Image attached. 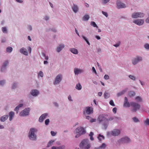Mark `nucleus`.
<instances>
[{"label":"nucleus","instance_id":"3","mask_svg":"<svg viewBox=\"0 0 149 149\" xmlns=\"http://www.w3.org/2000/svg\"><path fill=\"white\" fill-rule=\"evenodd\" d=\"M80 147L82 148L88 149L91 147L90 143L89 142L88 140L86 139L83 140L79 144Z\"/></svg>","mask_w":149,"mask_h":149},{"label":"nucleus","instance_id":"60","mask_svg":"<svg viewBox=\"0 0 149 149\" xmlns=\"http://www.w3.org/2000/svg\"><path fill=\"white\" fill-rule=\"evenodd\" d=\"M139 81L140 82V84L142 86H143L145 85V83L143 82L141 80H139Z\"/></svg>","mask_w":149,"mask_h":149},{"label":"nucleus","instance_id":"29","mask_svg":"<svg viewBox=\"0 0 149 149\" xmlns=\"http://www.w3.org/2000/svg\"><path fill=\"white\" fill-rule=\"evenodd\" d=\"M97 139L99 142H102L103 140L104 139V137L102 135L99 134L97 137Z\"/></svg>","mask_w":149,"mask_h":149},{"label":"nucleus","instance_id":"41","mask_svg":"<svg viewBox=\"0 0 149 149\" xmlns=\"http://www.w3.org/2000/svg\"><path fill=\"white\" fill-rule=\"evenodd\" d=\"M2 32L5 33H7L8 30L7 28L6 27H3L2 28Z\"/></svg>","mask_w":149,"mask_h":149},{"label":"nucleus","instance_id":"24","mask_svg":"<svg viewBox=\"0 0 149 149\" xmlns=\"http://www.w3.org/2000/svg\"><path fill=\"white\" fill-rule=\"evenodd\" d=\"M15 113L13 111L10 112L8 114V116H9V120L10 121L12 120L15 116Z\"/></svg>","mask_w":149,"mask_h":149},{"label":"nucleus","instance_id":"25","mask_svg":"<svg viewBox=\"0 0 149 149\" xmlns=\"http://www.w3.org/2000/svg\"><path fill=\"white\" fill-rule=\"evenodd\" d=\"M8 118V115H5L1 116L0 118V120L1 122H4Z\"/></svg>","mask_w":149,"mask_h":149},{"label":"nucleus","instance_id":"7","mask_svg":"<svg viewBox=\"0 0 149 149\" xmlns=\"http://www.w3.org/2000/svg\"><path fill=\"white\" fill-rule=\"evenodd\" d=\"M120 131L119 129H114L110 132H108L107 135L108 136H110L111 135L114 136H118L120 133Z\"/></svg>","mask_w":149,"mask_h":149},{"label":"nucleus","instance_id":"18","mask_svg":"<svg viewBox=\"0 0 149 149\" xmlns=\"http://www.w3.org/2000/svg\"><path fill=\"white\" fill-rule=\"evenodd\" d=\"M131 106V103H130L128 101L127 97H125L123 106L125 107H129Z\"/></svg>","mask_w":149,"mask_h":149},{"label":"nucleus","instance_id":"6","mask_svg":"<svg viewBox=\"0 0 149 149\" xmlns=\"http://www.w3.org/2000/svg\"><path fill=\"white\" fill-rule=\"evenodd\" d=\"M93 108L92 107L87 106L85 107L83 111V114L85 116L87 115H90L93 113Z\"/></svg>","mask_w":149,"mask_h":149},{"label":"nucleus","instance_id":"51","mask_svg":"<svg viewBox=\"0 0 149 149\" xmlns=\"http://www.w3.org/2000/svg\"><path fill=\"white\" fill-rule=\"evenodd\" d=\"M5 81L4 80H0V85L3 86L5 84Z\"/></svg>","mask_w":149,"mask_h":149},{"label":"nucleus","instance_id":"16","mask_svg":"<svg viewBox=\"0 0 149 149\" xmlns=\"http://www.w3.org/2000/svg\"><path fill=\"white\" fill-rule=\"evenodd\" d=\"M48 116V113H45L42 114L39 118V122L40 123L43 122L44 120L47 118Z\"/></svg>","mask_w":149,"mask_h":149},{"label":"nucleus","instance_id":"55","mask_svg":"<svg viewBox=\"0 0 149 149\" xmlns=\"http://www.w3.org/2000/svg\"><path fill=\"white\" fill-rule=\"evenodd\" d=\"M113 118V117H110L108 118H106V121H109L112 120Z\"/></svg>","mask_w":149,"mask_h":149},{"label":"nucleus","instance_id":"32","mask_svg":"<svg viewBox=\"0 0 149 149\" xmlns=\"http://www.w3.org/2000/svg\"><path fill=\"white\" fill-rule=\"evenodd\" d=\"M75 88L77 90L80 91L82 87L80 83H78L76 84Z\"/></svg>","mask_w":149,"mask_h":149},{"label":"nucleus","instance_id":"2","mask_svg":"<svg viewBox=\"0 0 149 149\" xmlns=\"http://www.w3.org/2000/svg\"><path fill=\"white\" fill-rule=\"evenodd\" d=\"M74 133L76 135L75 137L77 138L79 137L81 135L84 134L86 133V130L84 128L79 126L76 128L74 131Z\"/></svg>","mask_w":149,"mask_h":149},{"label":"nucleus","instance_id":"47","mask_svg":"<svg viewBox=\"0 0 149 149\" xmlns=\"http://www.w3.org/2000/svg\"><path fill=\"white\" fill-rule=\"evenodd\" d=\"M42 56L45 58V59L46 60H48L49 59L48 56H46L45 53L44 52H42Z\"/></svg>","mask_w":149,"mask_h":149},{"label":"nucleus","instance_id":"8","mask_svg":"<svg viewBox=\"0 0 149 149\" xmlns=\"http://www.w3.org/2000/svg\"><path fill=\"white\" fill-rule=\"evenodd\" d=\"M30 108L29 107L25 108L22 111L19 113V116H21L24 117L28 116L29 114Z\"/></svg>","mask_w":149,"mask_h":149},{"label":"nucleus","instance_id":"28","mask_svg":"<svg viewBox=\"0 0 149 149\" xmlns=\"http://www.w3.org/2000/svg\"><path fill=\"white\" fill-rule=\"evenodd\" d=\"M65 146L64 145H62L59 146H53L52 147V149H64Z\"/></svg>","mask_w":149,"mask_h":149},{"label":"nucleus","instance_id":"64","mask_svg":"<svg viewBox=\"0 0 149 149\" xmlns=\"http://www.w3.org/2000/svg\"><path fill=\"white\" fill-rule=\"evenodd\" d=\"M146 22L147 23H149V16L146 19Z\"/></svg>","mask_w":149,"mask_h":149},{"label":"nucleus","instance_id":"53","mask_svg":"<svg viewBox=\"0 0 149 149\" xmlns=\"http://www.w3.org/2000/svg\"><path fill=\"white\" fill-rule=\"evenodd\" d=\"M68 100L71 102H72L73 101V100L72 99V97L70 95H69L68 96Z\"/></svg>","mask_w":149,"mask_h":149},{"label":"nucleus","instance_id":"56","mask_svg":"<svg viewBox=\"0 0 149 149\" xmlns=\"http://www.w3.org/2000/svg\"><path fill=\"white\" fill-rule=\"evenodd\" d=\"M109 104L112 106H115L113 101L112 100H111L109 102Z\"/></svg>","mask_w":149,"mask_h":149},{"label":"nucleus","instance_id":"27","mask_svg":"<svg viewBox=\"0 0 149 149\" xmlns=\"http://www.w3.org/2000/svg\"><path fill=\"white\" fill-rule=\"evenodd\" d=\"M107 146L105 143H102V145L99 147H96L94 149H105Z\"/></svg>","mask_w":149,"mask_h":149},{"label":"nucleus","instance_id":"17","mask_svg":"<svg viewBox=\"0 0 149 149\" xmlns=\"http://www.w3.org/2000/svg\"><path fill=\"white\" fill-rule=\"evenodd\" d=\"M65 47L64 44L62 43H60L56 47V51L57 52H60Z\"/></svg>","mask_w":149,"mask_h":149},{"label":"nucleus","instance_id":"42","mask_svg":"<svg viewBox=\"0 0 149 149\" xmlns=\"http://www.w3.org/2000/svg\"><path fill=\"white\" fill-rule=\"evenodd\" d=\"M135 100L136 101L138 102H140L142 101V98L139 96H137L135 98Z\"/></svg>","mask_w":149,"mask_h":149},{"label":"nucleus","instance_id":"26","mask_svg":"<svg viewBox=\"0 0 149 149\" xmlns=\"http://www.w3.org/2000/svg\"><path fill=\"white\" fill-rule=\"evenodd\" d=\"M98 119L100 122H101L102 121H106V118L102 115H100Z\"/></svg>","mask_w":149,"mask_h":149},{"label":"nucleus","instance_id":"39","mask_svg":"<svg viewBox=\"0 0 149 149\" xmlns=\"http://www.w3.org/2000/svg\"><path fill=\"white\" fill-rule=\"evenodd\" d=\"M91 25L93 26L94 27L97 28L98 26L97 25L95 22L94 21H92L91 22Z\"/></svg>","mask_w":149,"mask_h":149},{"label":"nucleus","instance_id":"57","mask_svg":"<svg viewBox=\"0 0 149 149\" xmlns=\"http://www.w3.org/2000/svg\"><path fill=\"white\" fill-rule=\"evenodd\" d=\"M104 78L106 80H108L109 79V77L107 74H105L104 76Z\"/></svg>","mask_w":149,"mask_h":149},{"label":"nucleus","instance_id":"38","mask_svg":"<svg viewBox=\"0 0 149 149\" xmlns=\"http://www.w3.org/2000/svg\"><path fill=\"white\" fill-rule=\"evenodd\" d=\"M18 84L17 83H13L12 84L11 88L13 89H15L17 86Z\"/></svg>","mask_w":149,"mask_h":149},{"label":"nucleus","instance_id":"35","mask_svg":"<svg viewBox=\"0 0 149 149\" xmlns=\"http://www.w3.org/2000/svg\"><path fill=\"white\" fill-rule=\"evenodd\" d=\"M104 96L105 99H107L110 97V95L109 93L106 91L104 93Z\"/></svg>","mask_w":149,"mask_h":149},{"label":"nucleus","instance_id":"52","mask_svg":"<svg viewBox=\"0 0 149 149\" xmlns=\"http://www.w3.org/2000/svg\"><path fill=\"white\" fill-rule=\"evenodd\" d=\"M102 14L107 17H108V15L107 12L103 11H102Z\"/></svg>","mask_w":149,"mask_h":149},{"label":"nucleus","instance_id":"31","mask_svg":"<svg viewBox=\"0 0 149 149\" xmlns=\"http://www.w3.org/2000/svg\"><path fill=\"white\" fill-rule=\"evenodd\" d=\"M23 106V104H21L18 105L14 109V111L17 112V113H18V111L20 108L22 107Z\"/></svg>","mask_w":149,"mask_h":149},{"label":"nucleus","instance_id":"45","mask_svg":"<svg viewBox=\"0 0 149 149\" xmlns=\"http://www.w3.org/2000/svg\"><path fill=\"white\" fill-rule=\"evenodd\" d=\"M135 95V93L134 91H130L129 94V96L131 97L134 96Z\"/></svg>","mask_w":149,"mask_h":149},{"label":"nucleus","instance_id":"58","mask_svg":"<svg viewBox=\"0 0 149 149\" xmlns=\"http://www.w3.org/2000/svg\"><path fill=\"white\" fill-rule=\"evenodd\" d=\"M51 134L52 136H54L56 135V132L53 131H51Z\"/></svg>","mask_w":149,"mask_h":149},{"label":"nucleus","instance_id":"1","mask_svg":"<svg viewBox=\"0 0 149 149\" xmlns=\"http://www.w3.org/2000/svg\"><path fill=\"white\" fill-rule=\"evenodd\" d=\"M37 131V130L36 128L32 127L30 128L28 135V136L30 140L34 141L36 140L37 135L35 133Z\"/></svg>","mask_w":149,"mask_h":149},{"label":"nucleus","instance_id":"14","mask_svg":"<svg viewBox=\"0 0 149 149\" xmlns=\"http://www.w3.org/2000/svg\"><path fill=\"white\" fill-rule=\"evenodd\" d=\"M116 5V7L118 9L126 8V6L125 4L119 1H117Z\"/></svg>","mask_w":149,"mask_h":149},{"label":"nucleus","instance_id":"36","mask_svg":"<svg viewBox=\"0 0 149 149\" xmlns=\"http://www.w3.org/2000/svg\"><path fill=\"white\" fill-rule=\"evenodd\" d=\"M44 76L43 72L42 71H40L38 73V77L39 78L40 77H43Z\"/></svg>","mask_w":149,"mask_h":149},{"label":"nucleus","instance_id":"30","mask_svg":"<svg viewBox=\"0 0 149 149\" xmlns=\"http://www.w3.org/2000/svg\"><path fill=\"white\" fill-rule=\"evenodd\" d=\"M90 16L89 15L86 14L82 18V20L85 21H88L90 19Z\"/></svg>","mask_w":149,"mask_h":149},{"label":"nucleus","instance_id":"54","mask_svg":"<svg viewBox=\"0 0 149 149\" xmlns=\"http://www.w3.org/2000/svg\"><path fill=\"white\" fill-rule=\"evenodd\" d=\"M120 44V42H119L118 43H117L116 44H114L113 45V46L115 47H118Z\"/></svg>","mask_w":149,"mask_h":149},{"label":"nucleus","instance_id":"44","mask_svg":"<svg viewBox=\"0 0 149 149\" xmlns=\"http://www.w3.org/2000/svg\"><path fill=\"white\" fill-rule=\"evenodd\" d=\"M144 47L146 50H149V44L146 43L144 45Z\"/></svg>","mask_w":149,"mask_h":149},{"label":"nucleus","instance_id":"19","mask_svg":"<svg viewBox=\"0 0 149 149\" xmlns=\"http://www.w3.org/2000/svg\"><path fill=\"white\" fill-rule=\"evenodd\" d=\"M8 63L9 62L8 61H6L3 63L1 69L2 71L5 72L6 70L7 67Z\"/></svg>","mask_w":149,"mask_h":149},{"label":"nucleus","instance_id":"59","mask_svg":"<svg viewBox=\"0 0 149 149\" xmlns=\"http://www.w3.org/2000/svg\"><path fill=\"white\" fill-rule=\"evenodd\" d=\"M92 70L93 72H94L95 74L96 75L97 74V73L95 68L94 67H92Z\"/></svg>","mask_w":149,"mask_h":149},{"label":"nucleus","instance_id":"13","mask_svg":"<svg viewBox=\"0 0 149 149\" xmlns=\"http://www.w3.org/2000/svg\"><path fill=\"white\" fill-rule=\"evenodd\" d=\"M74 72L75 75H78L83 73L84 72V70L83 69L75 68H74Z\"/></svg>","mask_w":149,"mask_h":149},{"label":"nucleus","instance_id":"33","mask_svg":"<svg viewBox=\"0 0 149 149\" xmlns=\"http://www.w3.org/2000/svg\"><path fill=\"white\" fill-rule=\"evenodd\" d=\"M143 123L145 126H148L149 125V118H147L143 120Z\"/></svg>","mask_w":149,"mask_h":149},{"label":"nucleus","instance_id":"48","mask_svg":"<svg viewBox=\"0 0 149 149\" xmlns=\"http://www.w3.org/2000/svg\"><path fill=\"white\" fill-rule=\"evenodd\" d=\"M27 29L28 30L30 31H31L33 29L32 27V26L30 25H28Z\"/></svg>","mask_w":149,"mask_h":149},{"label":"nucleus","instance_id":"63","mask_svg":"<svg viewBox=\"0 0 149 149\" xmlns=\"http://www.w3.org/2000/svg\"><path fill=\"white\" fill-rule=\"evenodd\" d=\"M82 37L83 38V39L85 41L88 40V38L84 36L83 35L82 36Z\"/></svg>","mask_w":149,"mask_h":149},{"label":"nucleus","instance_id":"15","mask_svg":"<svg viewBox=\"0 0 149 149\" xmlns=\"http://www.w3.org/2000/svg\"><path fill=\"white\" fill-rule=\"evenodd\" d=\"M144 20L141 19H135L133 21V23L138 26H141L142 25L144 24Z\"/></svg>","mask_w":149,"mask_h":149},{"label":"nucleus","instance_id":"5","mask_svg":"<svg viewBox=\"0 0 149 149\" xmlns=\"http://www.w3.org/2000/svg\"><path fill=\"white\" fill-rule=\"evenodd\" d=\"M143 60V57L140 56H137L133 58L131 60V63L132 65H137L139 62Z\"/></svg>","mask_w":149,"mask_h":149},{"label":"nucleus","instance_id":"62","mask_svg":"<svg viewBox=\"0 0 149 149\" xmlns=\"http://www.w3.org/2000/svg\"><path fill=\"white\" fill-rule=\"evenodd\" d=\"M108 125L107 124H104L103 125V128L104 129H106Z\"/></svg>","mask_w":149,"mask_h":149},{"label":"nucleus","instance_id":"4","mask_svg":"<svg viewBox=\"0 0 149 149\" xmlns=\"http://www.w3.org/2000/svg\"><path fill=\"white\" fill-rule=\"evenodd\" d=\"M63 79V75L61 73H59L55 77L53 81L54 86H57L61 82Z\"/></svg>","mask_w":149,"mask_h":149},{"label":"nucleus","instance_id":"40","mask_svg":"<svg viewBox=\"0 0 149 149\" xmlns=\"http://www.w3.org/2000/svg\"><path fill=\"white\" fill-rule=\"evenodd\" d=\"M133 121L135 123H138L140 122V120L136 117H134L132 118Z\"/></svg>","mask_w":149,"mask_h":149},{"label":"nucleus","instance_id":"50","mask_svg":"<svg viewBox=\"0 0 149 149\" xmlns=\"http://www.w3.org/2000/svg\"><path fill=\"white\" fill-rule=\"evenodd\" d=\"M50 122V120L49 119H46L45 122V125H47L49 124V123Z\"/></svg>","mask_w":149,"mask_h":149},{"label":"nucleus","instance_id":"34","mask_svg":"<svg viewBox=\"0 0 149 149\" xmlns=\"http://www.w3.org/2000/svg\"><path fill=\"white\" fill-rule=\"evenodd\" d=\"M55 141V140H52L49 141L47 144V147H49L52 146Z\"/></svg>","mask_w":149,"mask_h":149},{"label":"nucleus","instance_id":"61","mask_svg":"<svg viewBox=\"0 0 149 149\" xmlns=\"http://www.w3.org/2000/svg\"><path fill=\"white\" fill-rule=\"evenodd\" d=\"M113 111L114 113H116L117 111V108L116 107H114L113 109Z\"/></svg>","mask_w":149,"mask_h":149},{"label":"nucleus","instance_id":"37","mask_svg":"<svg viewBox=\"0 0 149 149\" xmlns=\"http://www.w3.org/2000/svg\"><path fill=\"white\" fill-rule=\"evenodd\" d=\"M128 77L132 81H135L136 80V77L133 75H128Z\"/></svg>","mask_w":149,"mask_h":149},{"label":"nucleus","instance_id":"9","mask_svg":"<svg viewBox=\"0 0 149 149\" xmlns=\"http://www.w3.org/2000/svg\"><path fill=\"white\" fill-rule=\"evenodd\" d=\"M131 106L133 107L132 111L134 112L137 111L140 108V105L135 102H131Z\"/></svg>","mask_w":149,"mask_h":149},{"label":"nucleus","instance_id":"43","mask_svg":"<svg viewBox=\"0 0 149 149\" xmlns=\"http://www.w3.org/2000/svg\"><path fill=\"white\" fill-rule=\"evenodd\" d=\"M13 48L11 47H8L6 48L7 52L9 53L13 51Z\"/></svg>","mask_w":149,"mask_h":149},{"label":"nucleus","instance_id":"12","mask_svg":"<svg viewBox=\"0 0 149 149\" xmlns=\"http://www.w3.org/2000/svg\"><path fill=\"white\" fill-rule=\"evenodd\" d=\"M130 141V138L128 137H124L119 139L118 141V142L120 143H128Z\"/></svg>","mask_w":149,"mask_h":149},{"label":"nucleus","instance_id":"49","mask_svg":"<svg viewBox=\"0 0 149 149\" xmlns=\"http://www.w3.org/2000/svg\"><path fill=\"white\" fill-rule=\"evenodd\" d=\"M110 0H102V3L104 5H105L108 3Z\"/></svg>","mask_w":149,"mask_h":149},{"label":"nucleus","instance_id":"46","mask_svg":"<svg viewBox=\"0 0 149 149\" xmlns=\"http://www.w3.org/2000/svg\"><path fill=\"white\" fill-rule=\"evenodd\" d=\"M43 19L46 21H47L49 20L50 19V17L48 15H45L43 18Z\"/></svg>","mask_w":149,"mask_h":149},{"label":"nucleus","instance_id":"22","mask_svg":"<svg viewBox=\"0 0 149 149\" xmlns=\"http://www.w3.org/2000/svg\"><path fill=\"white\" fill-rule=\"evenodd\" d=\"M128 90V88H126L124 89H123L122 91L119 92L117 94V95L118 96H120L123 95L124 93H125Z\"/></svg>","mask_w":149,"mask_h":149},{"label":"nucleus","instance_id":"11","mask_svg":"<svg viewBox=\"0 0 149 149\" xmlns=\"http://www.w3.org/2000/svg\"><path fill=\"white\" fill-rule=\"evenodd\" d=\"M30 94L32 96L35 97L39 95L40 91L38 90L33 89L31 91Z\"/></svg>","mask_w":149,"mask_h":149},{"label":"nucleus","instance_id":"21","mask_svg":"<svg viewBox=\"0 0 149 149\" xmlns=\"http://www.w3.org/2000/svg\"><path fill=\"white\" fill-rule=\"evenodd\" d=\"M69 51L72 54H77L79 53L78 50L74 48H71L69 49Z\"/></svg>","mask_w":149,"mask_h":149},{"label":"nucleus","instance_id":"20","mask_svg":"<svg viewBox=\"0 0 149 149\" xmlns=\"http://www.w3.org/2000/svg\"><path fill=\"white\" fill-rule=\"evenodd\" d=\"M19 52L21 53L25 56L28 55V52L26 49L24 47H22L19 50Z\"/></svg>","mask_w":149,"mask_h":149},{"label":"nucleus","instance_id":"23","mask_svg":"<svg viewBox=\"0 0 149 149\" xmlns=\"http://www.w3.org/2000/svg\"><path fill=\"white\" fill-rule=\"evenodd\" d=\"M72 8L74 12L76 13L79 11V9L78 6L76 5L73 4L72 6Z\"/></svg>","mask_w":149,"mask_h":149},{"label":"nucleus","instance_id":"10","mask_svg":"<svg viewBox=\"0 0 149 149\" xmlns=\"http://www.w3.org/2000/svg\"><path fill=\"white\" fill-rule=\"evenodd\" d=\"M144 16V14L140 12L134 13L132 14L131 15L132 17L133 18H141L143 17Z\"/></svg>","mask_w":149,"mask_h":149}]
</instances>
